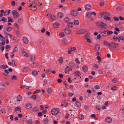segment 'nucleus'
Returning a JSON list of instances; mask_svg holds the SVG:
<instances>
[{"mask_svg": "<svg viewBox=\"0 0 124 124\" xmlns=\"http://www.w3.org/2000/svg\"><path fill=\"white\" fill-rule=\"evenodd\" d=\"M106 121L108 123H111L112 121V119L111 117L108 116L106 119Z\"/></svg>", "mask_w": 124, "mask_h": 124, "instance_id": "obj_14", "label": "nucleus"}, {"mask_svg": "<svg viewBox=\"0 0 124 124\" xmlns=\"http://www.w3.org/2000/svg\"><path fill=\"white\" fill-rule=\"evenodd\" d=\"M63 14L61 12H58L57 14V17L59 18H62L63 17Z\"/></svg>", "mask_w": 124, "mask_h": 124, "instance_id": "obj_15", "label": "nucleus"}, {"mask_svg": "<svg viewBox=\"0 0 124 124\" xmlns=\"http://www.w3.org/2000/svg\"><path fill=\"white\" fill-rule=\"evenodd\" d=\"M123 8L121 6H118L116 8V9L118 11H120L123 10Z\"/></svg>", "mask_w": 124, "mask_h": 124, "instance_id": "obj_23", "label": "nucleus"}, {"mask_svg": "<svg viewBox=\"0 0 124 124\" xmlns=\"http://www.w3.org/2000/svg\"><path fill=\"white\" fill-rule=\"evenodd\" d=\"M31 66L33 67H35L37 65L36 62H34L31 64Z\"/></svg>", "mask_w": 124, "mask_h": 124, "instance_id": "obj_51", "label": "nucleus"}, {"mask_svg": "<svg viewBox=\"0 0 124 124\" xmlns=\"http://www.w3.org/2000/svg\"><path fill=\"white\" fill-rule=\"evenodd\" d=\"M95 50L96 51H98L100 50V46L99 44H97L95 45L94 46Z\"/></svg>", "mask_w": 124, "mask_h": 124, "instance_id": "obj_8", "label": "nucleus"}, {"mask_svg": "<svg viewBox=\"0 0 124 124\" xmlns=\"http://www.w3.org/2000/svg\"><path fill=\"white\" fill-rule=\"evenodd\" d=\"M63 43L64 44H66L67 42V41L66 39L65 38L63 39L62 40Z\"/></svg>", "mask_w": 124, "mask_h": 124, "instance_id": "obj_40", "label": "nucleus"}, {"mask_svg": "<svg viewBox=\"0 0 124 124\" xmlns=\"http://www.w3.org/2000/svg\"><path fill=\"white\" fill-rule=\"evenodd\" d=\"M118 80L117 78H114L112 79V81L114 83H116L118 81Z\"/></svg>", "mask_w": 124, "mask_h": 124, "instance_id": "obj_61", "label": "nucleus"}, {"mask_svg": "<svg viewBox=\"0 0 124 124\" xmlns=\"http://www.w3.org/2000/svg\"><path fill=\"white\" fill-rule=\"evenodd\" d=\"M96 24L98 26L101 27V28H105L106 25L105 23L101 21L98 22L96 23Z\"/></svg>", "mask_w": 124, "mask_h": 124, "instance_id": "obj_2", "label": "nucleus"}, {"mask_svg": "<svg viewBox=\"0 0 124 124\" xmlns=\"http://www.w3.org/2000/svg\"><path fill=\"white\" fill-rule=\"evenodd\" d=\"M27 122L28 124H31L32 122L31 119H30L29 120H27Z\"/></svg>", "mask_w": 124, "mask_h": 124, "instance_id": "obj_56", "label": "nucleus"}, {"mask_svg": "<svg viewBox=\"0 0 124 124\" xmlns=\"http://www.w3.org/2000/svg\"><path fill=\"white\" fill-rule=\"evenodd\" d=\"M64 31L67 34H70L71 31L69 28H66L64 30Z\"/></svg>", "mask_w": 124, "mask_h": 124, "instance_id": "obj_10", "label": "nucleus"}, {"mask_svg": "<svg viewBox=\"0 0 124 124\" xmlns=\"http://www.w3.org/2000/svg\"><path fill=\"white\" fill-rule=\"evenodd\" d=\"M94 88L96 89H100V86L99 85H96L94 86Z\"/></svg>", "mask_w": 124, "mask_h": 124, "instance_id": "obj_47", "label": "nucleus"}, {"mask_svg": "<svg viewBox=\"0 0 124 124\" xmlns=\"http://www.w3.org/2000/svg\"><path fill=\"white\" fill-rule=\"evenodd\" d=\"M8 66L7 65H1L0 66V68L2 69H5L6 68H8Z\"/></svg>", "mask_w": 124, "mask_h": 124, "instance_id": "obj_18", "label": "nucleus"}, {"mask_svg": "<svg viewBox=\"0 0 124 124\" xmlns=\"http://www.w3.org/2000/svg\"><path fill=\"white\" fill-rule=\"evenodd\" d=\"M41 91L39 89H37V90L35 91L33 93L34 94L36 93L39 92H40Z\"/></svg>", "mask_w": 124, "mask_h": 124, "instance_id": "obj_53", "label": "nucleus"}, {"mask_svg": "<svg viewBox=\"0 0 124 124\" xmlns=\"http://www.w3.org/2000/svg\"><path fill=\"white\" fill-rule=\"evenodd\" d=\"M17 101H20L22 100V97L20 95H18L17 96Z\"/></svg>", "mask_w": 124, "mask_h": 124, "instance_id": "obj_21", "label": "nucleus"}, {"mask_svg": "<svg viewBox=\"0 0 124 124\" xmlns=\"http://www.w3.org/2000/svg\"><path fill=\"white\" fill-rule=\"evenodd\" d=\"M71 12V15L74 16H76L78 15V12L76 11L73 10Z\"/></svg>", "mask_w": 124, "mask_h": 124, "instance_id": "obj_9", "label": "nucleus"}, {"mask_svg": "<svg viewBox=\"0 0 124 124\" xmlns=\"http://www.w3.org/2000/svg\"><path fill=\"white\" fill-rule=\"evenodd\" d=\"M68 26L69 27H72L73 26V23L72 22H70L67 24Z\"/></svg>", "mask_w": 124, "mask_h": 124, "instance_id": "obj_20", "label": "nucleus"}, {"mask_svg": "<svg viewBox=\"0 0 124 124\" xmlns=\"http://www.w3.org/2000/svg\"><path fill=\"white\" fill-rule=\"evenodd\" d=\"M11 79L12 80L14 79L15 80H16L17 79V77L15 75H13L12 76V77L11 78Z\"/></svg>", "mask_w": 124, "mask_h": 124, "instance_id": "obj_55", "label": "nucleus"}, {"mask_svg": "<svg viewBox=\"0 0 124 124\" xmlns=\"http://www.w3.org/2000/svg\"><path fill=\"white\" fill-rule=\"evenodd\" d=\"M73 23L75 25H78L79 24V22L78 20H75L74 21Z\"/></svg>", "mask_w": 124, "mask_h": 124, "instance_id": "obj_28", "label": "nucleus"}, {"mask_svg": "<svg viewBox=\"0 0 124 124\" xmlns=\"http://www.w3.org/2000/svg\"><path fill=\"white\" fill-rule=\"evenodd\" d=\"M105 16H110V14L109 13L104 12Z\"/></svg>", "mask_w": 124, "mask_h": 124, "instance_id": "obj_49", "label": "nucleus"}, {"mask_svg": "<svg viewBox=\"0 0 124 124\" xmlns=\"http://www.w3.org/2000/svg\"><path fill=\"white\" fill-rule=\"evenodd\" d=\"M104 19L106 20H110L111 19V18L108 16H105L104 17Z\"/></svg>", "mask_w": 124, "mask_h": 124, "instance_id": "obj_41", "label": "nucleus"}, {"mask_svg": "<svg viewBox=\"0 0 124 124\" xmlns=\"http://www.w3.org/2000/svg\"><path fill=\"white\" fill-rule=\"evenodd\" d=\"M48 120L47 118H45L42 121L43 123L44 124H46L48 122Z\"/></svg>", "mask_w": 124, "mask_h": 124, "instance_id": "obj_25", "label": "nucleus"}, {"mask_svg": "<svg viewBox=\"0 0 124 124\" xmlns=\"http://www.w3.org/2000/svg\"><path fill=\"white\" fill-rule=\"evenodd\" d=\"M39 109L37 107H34L32 109V111L34 112H36L38 111Z\"/></svg>", "mask_w": 124, "mask_h": 124, "instance_id": "obj_36", "label": "nucleus"}, {"mask_svg": "<svg viewBox=\"0 0 124 124\" xmlns=\"http://www.w3.org/2000/svg\"><path fill=\"white\" fill-rule=\"evenodd\" d=\"M0 111L2 113H6V111L4 109L2 108L0 110Z\"/></svg>", "mask_w": 124, "mask_h": 124, "instance_id": "obj_48", "label": "nucleus"}, {"mask_svg": "<svg viewBox=\"0 0 124 124\" xmlns=\"http://www.w3.org/2000/svg\"><path fill=\"white\" fill-rule=\"evenodd\" d=\"M36 0H30L29 3L31 5L30 6H29V7H30V6H32V4H35V3L36 2Z\"/></svg>", "mask_w": 124, "mask_h": 124, "instance_id": "obj_16", "label": "nucleus"}, {"mask_svg": "<svg viewBox=\"0 0 124 124\" xmlns=\"http://www.w3.org/2000/svg\"><path fill=\"white\" fill-rule=\"evenodd\" d=\"M8 22H10L12 23L13 22V20L11 18V17H9L8 18Z\"/></svg>", "mask_w": 124, "mask_h": 124, "instance_id": "obj_33", "label": "nucleus"}, {"mask_svg": "<svg viewBox=\"0 0 124 124\" xmlns=\"http://www.w3.org/2000/svg\"><path fill=\"white\" fill-rule=\"evenodd\" d=\"M28 68L27 67H24L23 69V72H26L28 70Z\"/></svg>", "mask_w": 124, "mask_h": 124, "instance_id": "obj_34", "label": "nucleus"}, {"mask_svg": "<svg viewBox=\"0 0 124 124\" xmlns=\"http://www.w3.org/2000/svg\"><path fill=\"white\" fill-rule=\"evenodd\" d=\"M78 118L80 120H82L84 118V116L82 115H78Z\"/></svg>", "mask_w": 124, "mask_h": 124, "instance_id": "obj_32", "label": "nucleus"}, {"mask_svg": "<svg viewBox=\"0 0 124 124\" xmlns=\"http://www.w3.org/2000/svg\"><path fill=\"white\" fill-rule=\"evenodd\" d=\"M21 109V108L20 107H18L16 108L15 109V111H18L20 110Z\"/></svg>", "mask_w": 124, "mask_h": 124, "instance_id": "obj_35", "label": "nucleus"}, {"mask_svg": "<svg viewBox=\"0 0 124 124\" xmlns=\"http://www.w3.org/2000/svg\"><path fill=\"white\" fill-rule=\"evenodd\" d=\"M31 97L33 100H35L37 98V97L35 95H33L31 96Z\"/></svg>", "mask_w": 124, "mask_h": 124, "instance_id": "obj_58", "label": "nucleus"}, {"mask_svg": "<svg viewBox=\"0 0 124 124\" xmlns=\"http://www.w3.org/2000/svg\"><path fill=\"white\" fill-rule=\"evenodd\" d=\"M91 15V13L89 12H88L86 14V16L88 18L90 17Z\"/></svg>", "mask_w": 124, "mask_h": 124, "instance_id": "obj_46", "label": "nucleus"}, {"mask_svg": "<svg viewBox=\"0 0 124 124\" xmlns=\"http://www.w3.org/2000/svg\"><path fill=\"white\" fill-rule=\"evenodd\" d=\"M31 9L32 10H35L37 9V8L35 6H33L31 7Z\"/></svg>", "mask_w": 124, "mask_h": 124, "instance_id": "obj_52", "label": "nucleus"}, {"mask_svg": "<svg viewBox=\"0 0 124 124\" xmlns=\"http://www.w3.org/2000/svg\"><path fill=\"white\" fill-rule=\"evenodd\" d=\"M85 39L89 38V33H87L85 36Z\"/></svg>", "mask_w": 124, "mask_h": 124, "instance_id": "obj_39", "label": "nucleus"}, {"mask_svg": "<svg viewBox=\"0 0 124 124\" xmlns=\"http://www.w3.org/2000/svg\"><path fill=\"white\" fill-rule=\"evenodd\" d=\"M22 53L23 55L25 56L26 57H29V55L28 54H27L24 51H22Z\"/></svg>", "mask_w": 124, "mask_h": 124, "instance_id": "obj_24", "label": "nucleus"}, {"mask_svg": "<svg viewBox=\"0 0 124 124\" xmlns=\"http://www.w3.org/2000/svg\"><path fill=\"white\" fill-rule=\"evenodd\" d=\"M7 19L6 18H5L4 17H2L1 19L0 20V21H4V22H5L6 21V20H7Z\"/></svg>", "mask_w": 124, "mask_h": 124, "instance_id": "obj_42", "label": "nucleus"}, {"mask_svg": "<svg viewBox=\"0 0 124 124\" xmlns=\"http://www.w3.org/2000/svg\"><path fill=\"white\" fill-rule=\"evenodd\" d=\"M35 57L33 55H31V61H33L35 59Z\"/></svg>", "mask_w": 124, "mask_h": 124, "instance_id": "obj_37", "label": "nucleus"}, {"mask_svg": "<svg viewBox=\"0 0 124 124\" xmlns=\"http://www.w3.org/2000/svg\"><path fill=\"white\" fill-rule=\"evenodd\" d=\"M76 104L78 107H81V104L79 102L76 101Z\"/></svg>", "mask_w": 124, "mask_h": 124, "instance_id": "obj_44", "label": "nucleus"}, {"mask_svg": "<svg viewBox=\"0 0 124 124\" xmlns=\"http://www.w3.org/2000/svg\"><path fill=\"white\" fill-rule=\"evenodd\" d=\"M4 29L6 30L7 31L9 32L12 31V27H9V26L7 25H5L4 26Z\"/></svg>", "mask_w": 124, "mask_h": 124, "instance_id": "obj_7", "label": "nucleus"}, {"mask_svg": "<svg viewBox=\"0 0 124 124\" xmlns=\"http://www.w3.org/2000/svg\"><path fill=\"white\" fill-rule=\"evenodd\" d=\"M38 74V72L37 71L34 70H33L32 72V74L34 76H36Z\"/></svg>", "mask_w": 124, "mask_h": 124, "instance_id": "obj_38", "label": "nucleus"}, {"mask_svg": "<svg viewBox=\"0 0 124 124\" xmlns=\"http://www.w3.org/2000/svg\"><path fill=\"white\" fill-rule=\"evenodd\" d=\"M59 109L58 108H54L51 110V113L52 115H56L59 113Z\"/></svg>", "mask_w": 124, "mask_h": 124, "instance_id": "obj_3", "label": "nucleus"}, {"mask_svg": "<svg viewBox=\"0 0 124 124\" xmlns=\"http://www.w3.org/2000/svg\"><path fill=\"white\" fill-rule=\"evenodd\" d=\"M107 32V30L104 31L103 32H101V36L104 37L105 36V34H106Z\"/></svg>", "mask_w": 124, "mask_h": 124, "instance_id": "obj_26", "label": "nucleus"}, {"mask_svg": "<svg viewBox=\"0 0 124 124\" xmlns=\"http://www.w3.org/2000/svg\"><path fill=\"white\" fill-rule=\"evenodd\" d=\"M23 42L25 44H27L28 42V40L26 37H23Z\"/></svg>", "mask_w": 124, "mask_h": 124, "instance_id": "obj_17", "label": "nucleus"}, {"mask_svg": "<svg viewBox=\"0 0 124 124\" xmlns=\"http://www.w3.org/2000/svg\"><path fill=\"white\" fill-rule=\"evenodd\" d=\"M23 20L22 18H20L18 20V22L19 23H22L23 22Z\"/></svg>", "mask_w": 124, "mask_h": 124, "instance_id": "obj_59", "label": "nucleus"}, {"mask_svg": "<svg viewBox=\"0 0 124 124\" xmlns=\"http://www.w3.org/2000/svg\"><path fill=\"white\" fill-rule=\"evenodd\" d=\"M12 14L15 19H17L20 17V14L16 10H13L12 12Z\"/></svg>", "mask_w": 124, "mask_h": 124, "instance_id": "obj_1", "label": "nucleus"}, {"mask_svg": "<svg viewBox=\"0 0 124 124\" xmlns=\"http://www.w3.org/2000/svg\"><path fill=\"white\" fill-rule=\"evenodd\" d=\"M53 26L55 28H57L59 26V24L58 23L55 22L53 24Z\"/></svg>", "mask_w": 124, "mask_h": 124, "instance_id": "obj_19", "label": "nucleus"}, {"mask_svg": "<svg viewBox=\"0 0 124 124\" xmlns=\"http://www.w3.org/2000/svg\"><path fill=\"white\" fill-rule=\"evenodd\" d=\"M107 34L108 35H110L112 34L113 33V32L111 31H109L107 30Z\"/></svg>", "mask_w": 124, "mask_h": 124, "instance_id": "obj_54", "label": "nucleus"}, {"mask_svg": "<svg viewBox=\"0 0 124 124\" xmlns=\"http://www.w3.org/2000/svg\"><path fill=\"white\" fill-rule=\"evenodd\" d=\"M74 74L76 76H80L81 75V73L80 72L78 71H76L74 73Z\"/></svg>", "mask_w": 124, "mask_h": 124, "instance_id": "obj_22", "label": "nucleus"}, {"mask_svg": "<svg viewBox=\"0 0 124 124\" xmlns=\"http://www.w3.org/2000/svg\"><path fill=\"white\" fill-rule=\"evenodd\" d=\"M119 46L117 43H115L113 42H110V47H112L114 48H116L118 47Z\"/></svg>", "mask_w": 124, "mask_h": 124, "instance_id": "obj_4", "label": "nucleus"}, {"mask_svg": "<svg viewBox=\"0 0 124 124\" xmlns=\"http://www.w3.org/2000/svg\"><path fill=\"white\" fill-rule=\"evenodd\" d=\"M88 67L85 65L82 68V69L83 71L85 72H87L88 70Z\"/></svg>", "mask_w": 124, "mask_h": 124, "instance_id": "obj_13", "label": "nucleus"}, {"mask_svg": "<svg viewBox=\"0 0 124 124\" xmlns=\"http://www.w3.org/2000/svg\"><path fill=\"white\" fill-rule=\"evenodd\" d=\"M71 70H72L70 68H68V67L67 66V67L66 68L65 71V72L66 73L67 72Z\"/></svg>", "mask_w": 124, "mask_h": 124, "instance_id": "obj_31", "label": "nucleus"}, {"mask_svg": "<svg viewBox=\"0 0 124 124\" xmlns=\"http://www.w3.org/2000/svg\"><path fill=\"white\" fill-rule=\"evenodd\" d=\"M47 92L48 93H51L52 92L51 89L50 88H48L47 90Z\"/></svg>", "mask_w": 124, "mask_h": 124, "instance_id": "obj_62", "label": "nucleus"}, {"mask_svg": "<svg viewBox=\"0 0 124 124\" xmlns=\"http://www.w3.org/2000/svg\"><path fill=\"white\" fill-rule=\"evenodd\" d=\"M31 105L29 104H28L26 105V108L28 109H30L31 108Z\"/></svg>", "mask_w": 124, "mask_h": 124, "instance_id": "obj_30", "label": "nucleus"}, {"mask_svg": "<svg viewBox=\"0 0 124 124\" xmlns=\"http://www.w3.org/2000/svg\"><path fill=\"white\" fill-rule=\"evenodd\" d=\"M5 88V86L4 85H0V89H3Z\"/></svg>", "mask_w": 124, "mask_h": 124, "instance_id": "obj_43", "label": "nucleus"}, {"mask_svg": "<svg viewBox=\"0 0 124 124\" xmlns=\"http://www.w3.org/2000/svg\"><path fill=\"white\" fill-rule=\"evenodd\" d=\"M23 124H28L27 122V120H24L23 121Z\"/></svg>", "mask_w": 124, "mask_h": 124, "instance_id": "obj_63", "label": "nucleus"}, {"mask_svg": "<svg viewBox=\"0 0 124 124\" xmlns=\"http://www.w3.org/2000/svg\"><path fill=\"white\" fill-rule=\"evenodd\" d=\"M59 63H61L62 62L63 59L62 57L59 58Z\"/></svg>", "mask_w": 124, "mask_h": 124, "instance_id": "obj_50", "label": "nucleus"}, {"mask_svg": "<svg viewBox=\"0 0 124 124\" xmlns=\"http://www.w3.org/2000/svg\"><path fill=\"white\" fill-rule=\"evenodd\" d=\"M104 44L105 45L108 46L109 47H110V42L109 43L106 41H104Z\"/></svg>", "mask_w": 124, "mask_h": 124, "instance_id": "obj_29", "label": "nucleus"}, {"mask_svg": "<svg viewBox=\"0 0 124 124\" xmlns=\"http://www.w3.org/2000/svg\"><path fill=\"white\" fill-rule=\"evenodd\" d=\"M70 49L72 51H75L76 49V48L73 47H71L70 48Z\"/></svg>", "mask_w": 124, "mask_h": 124, "instance_id": "obj_64", "label": "nucleus"}, {"mask_svg": "<svg viewBox=\"0 0 124 124\" xmlns=\"http://www.w3.org/2000/svg\"><path fill=\"white\" fill-rule=\"evenodd\" d=\"M113 19L116 21H118L119 20L118 17L116 16H114L113 17Z\"/></svg>", "mask_w": 124, "mask_h": 124, "instance_id": "obj_60", "label": "nucleus"}, {"mask_svg": "<svg viewBox=\"0 0 124 124\" xmlns=\"http://www.w3.org/2000/svg\"><path fill=\"white\" fill-rule=\"evenodd\" d=\"M64 21L66 22H68L69 21V18L66 17L65 18Z\"/></svg>", "mask_w": 124, "mask_h": 124, "instance_id": "obj_57", "label": "nucleus"}, {"mask_svg": "<svg viewBox=\"0 0 124 124\" xmlns=\"http://www.w3.org/2000/svg\"><path fill=\"white\" fill-rule=\"evenodd\" d=\"M113 39L115 41H116L117 39L118 40L119 39L122 40L123 41H124V37L123 36L118 37H116L114 36L113 38Z\"/></svg>", "mask_w": 124, "mask_h": 124, "instance_id": "obj_6", "label": "nucleus"}, {"mask_svg": "<svg viewBox=\"0 0 124 124\" xmlns=\"http://www.w3.org/2000/svg\"><path fill=\"white\" fill-rule=\"evenodd\" d=\"M59 35L60 36L62 37L64 36L65 34L63 32H60Z\"/></svg>", "mask_w": 124, "mask_h": 124, "instance_id": "obj_45", "label": "nucleus"}, {"mask_svg": "<svg viewBox=\"0 0 124 124\" xmlns=\"http://www.w3.org/2000/svg\"><path fill=\"white\" fill-rule=\"evenodd\" d=\"M105 15L104 12H103L99 15L98 16V17L99 18H101L102 17H105Z\"/></svg>", "mask_w": 124, "mask_h": 124, "instance_id": "obj_27", "label": "nucleus"}, {"mask_svg": "<svg viewBox=\"0 0 124 124\" xmlns=\"http://www.w3.org/2000/svg\"><path fill=\"white\" fill-rule=\"evenodd\" d=\"M86 32V30L85 29H82L77 31L76 32V33L78 34H80L83 33H85Z\"/></svg>", "mask_w": 124, "mask_h": 124, "instance_id": "obj_5", "label": "nucleus"}, {"mask_svg": "<svg viewBox=\"0 0 124 124\" xmlns=\"http://www.w3.org/2000/svg\"><path fill=\"white\" fill-rule=\"evenodd\" d=\"M92 6L90 4H87L85 6V9L87 10H89L91 8Z\"/></svg>", "mask_w": 124, "mask_h": 124, "instance_id": "obj_11", "label": "nucleus"}, {"mask_svg": "<svg viewBox=\"0 0 124 124\" xmlns=\"http://www.w3.org/2000/svg\"><path fill=\"white\" fill-rule=\"evenodd\" d=\"M50 17L51 18L50 21L51 22L54 21L56 19V17L53 14L51 15L50 16Z\"/></svg>", "mask_w": 124, "mask_h": 124, "instance_id": "obj_12", "label": "nucleus"}]
</instances>
